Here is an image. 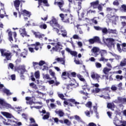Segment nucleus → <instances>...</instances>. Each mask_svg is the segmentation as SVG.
<instances>
[{"label":"nucleus","instance_id":"1","mask_svg":"<svg viewBox=\"0 0 126 126\" xmlns=\"http://www.w3.org/2000/svg\"><path fill=\"white\" fill-rule=\"evenodd\" d=\"M50 24L53 27V31H55L58 35H62L63 37L67 36V32L63 28V26H61L58 22L56 18L52 19L50 21Z\"/></svg>","mask_w":126,"mask_h":126},{"label":"nucleus","instance_id":"2","mask_svg":"<svg viewBox=\"0 0 126 126\" xmlns=\"http://www.w3.org/2000/svg\"><path fill=\"white\" fill-rule=\"evenodd\" d=\"M0 52L2 57H5L6 59L4 60V62L11 61V58H12V53L11 52L5 49H0Z\"/></svg>","mask_w":126,"mask_h":126},{"label":"nucleus","instance_id":"3","mask_svg":"<svg viewBox=\"0 0 126 126\" xmlns=\"http://www.w3.org/2000/svg\"><path fill=\"white\" fill-rule=\"evenodd\" d=\"M60 16L62 22H63L64 23H69V24H72V23H73V19L72 18V17H70L66 14L64 15L63 13L60 14Z\"/></svg>","mask_w":126,"mask_h":126},{"label":"nucleus","instance_id":"4","mask_svg":"<svg viewBox=\"0 0 126 126\" xmlns=\"http://www.w3.org/2000/svg\"><path fill=\"white\" fill-rule=\"evenodd\" d=\"M31 47H34V48L32 47H29V51L31 52V53H35V51H38L39 48L42 49V47L41 46V43L39 42H36L34 44H32L30 45Z\"/></svg>","mask_w":126,"mask_h":126},{"label":"nucleus","instance_id":"5","mask_svg":"<svg viewBox=\"0 0 126 126\" xmlns=\"http://www.w3.org/2000/svg\"><path fill=\"white\" fill-rule=\"evenodd\" d=\"M52 46H54L51 49V51L53 52H60V50H63V46L62 45V43L60 42H54L50 43Z\"/></svg>","mask_w":126,"mask_h":126},{"label":"nucleus","instance_id":"6","mask_svg":"<svg viewBox=\"0 0 126 126\" xmlns=\"http://www.w3.org/2000/svg\"><path fill=\"white\" fill-rule=\"evenodd\" d=\"M113 124L115 126H126V121L119 120L117 115L113 119Z\"/></svg>","mask_w":126,"mask_h":126},{"label":"nucleus","instance_id":"7","mask_svg":"<svg viewBox=\"0 0 126 126\" xmlns=\"http://www.w3.org/2000/svg\"><path fill=\"white\" fill-rule=\"evenodd\" d=\"M0 105L2 106V107H4L6 108V109H9V108H11V105L4 101V100L0 98Z\"/></svg>","mask_w":126,"mask_h":126},{"label":"nucleus","instance_id":"8","mask_svg":"<svg viewBox=\"0 0 126 126\" xmlns=\"http://www.w3.org/2000/svg\"><path fill=\"white\" fill-rule=\"evenodd\" d=\"M90 44H94V43H99L100 42V38L98 36H94L93 38L89 40Z\"/></svg>","mask_w":126,"mask_h":126},{"label":"nucleus","instance_id":"9","mask_svg":"<svg viewBox=\"0 0 126 126\" xmlns=\"http://www.w3.org/2000/svg\"><path fill=\"white\" fill-rule=\"evenodd\" d=\"M20 33L21 36L24 38V37H30V35L27 34V32H26V29L25 28L20 29Z\"/></svg>","mask_w":126,"mask_h":126},{"label":"nucleus","instance_id":"10","mask_svg":"<svg viewBox=\"0 0 126 126\" xmlns=\"http://www.w3.org/2000/svg\"><path fill=\"white\" fill-rule=\"evenodd\" d=\"M18 14H19V17H21V15H29L30 16V12L26 10V9L23 10L21 12L19 11H18Z\"/></svg>","mask_w":126,"mask_h":126},{"label":"nucleus","instance_id":"11","mask_svg":"<svg viewBox=\"0 0 126 126\" xmlns=\"http://www.w3.org/2000/svg\"><path fill=\"white\" fill-rule=\"evenodd\" d=\"M98 5H99V0H96L95 1H93L90 3V7H93L94 9H96Z\"/></svg>","mask_w":126,"mask_h":126},{"label":"nucleus","instance_id":"12","mask_svg":"<svg viewBox=\"0 0 126 126\" xmlns=\"http://www.w3.org/2000/svg\"><path fill=\"white\" fill-rule=\"evenodd\" d=\"M6 33H8V40L10 42H13V38H12V32L10 29H8L6 31Z\"/></svg>","mask_w":126,"mask_h":126},{"label":"nucleus","instance_id":"13","mask_svg":"<svg viewBox=\"0 0 126 126\" xmlns=\"http://www.w3.org/2000/svg\"><path fill=\"white\" fill-rule=\"evenodd\" d=\"M33 35H34L35 38H38V39H43V37L45 36V34H41L40 32H34Z\"/></svg>","mask_w":126,"mask_h":126},{"label":"nucleus","instance_id":"14","mask_svg":"<svg viewBox=\"0 0 126 126\" xmlns=\"http://www.w3.org/2000/svg\"><path fill=\"white\" fill-rule=\"evenodd\" d=\"M106 51L105 50H102L101 51H100V56H101V58L99 60V62H102V61H105V62H107L108 60H107L106 59H105V58H104V55H105V54H106Z\"/></svg>","mask_w":126,"mask_h":126},{"label":"nucleus","instance_id":"15","mask_svg":"<svg viewBox=\"0 0 126 126\" xmlns=\"http://www.w3.org/2000/svg\"><path fill=\"white\" fill-rule=\"evenodd\" d=\"M106 59L107 60V61H101V62H103L104 63H106L107 66H108V67H110V68H112V65L111 64V63H113V60L112 59Z\"/></svg>","mask_w":126,"mask_h":126},{"label":"nucleus","instance_id":"16","mask_svg":"<svg viewBox=\"0 0 126 126\" xmlns=\"http://www.w3.org/2000/svg\"><path fill=\"white\" fill-rule=\"evenodd\" d=\"M57 4L62 11H65L64 8H63V6L64 5V1L62 0L61 1L58 2Z\"/></svg>","mask_w":126,"mask_h":126},{"label":"nucleus","instance_id":"17","mask_svg":"<svg viewBox=\"0 0 126 126\" xmlns=\"http://www.w3.org/2000/svg\"><path fill=\"white\" fill-rule=\"evenodd\" d=\"M14 5L17 11H19V6L20 5V0H16L14 1Z\"/></svg>","mask_w":126,"mask_h":126},{"label":"nucleus","instance_id":"18","mask_svg":"<svg viewBox=\"0 0 126 126\" xmlns=\"http://www.w3.org/2000/svg\"><path fill=\"white\" fill-rule=\"evenodd\" d=\"M99 51H100V49L96 47H94L91 50L92 53H93L94 55H96V56H98L97 53H98Z\"/></svg>","mask_w":126,"mask_h":126},{"label":"nucleus","instance_id":"19","mask_svg":"<svg viewBox=\"0 0 126 126\" xmlns=\"http://www.w3.org/2000/svg\"><path fill=\"white\" fill-rule=\"evenodd\" d=\"M117 100L119 103H122V104L126 103V98L119 96L117 98Z\"/></svg>","mask_w":126,"mask_h":126},{"label":"nucleus","instance_id":"20","mask_svg":"<svg viewBox=\"0 0 126 126\" xmlns=\"http://www.w3.org/2000/svg\"><path fill=\"white\" fill-rule=\"evenodd\" d=\"M56 114L59 116L60 118H62V117H63L64 116V113L63 112V110H59L58 111H55Z\"/></svg>","mask_w":126,"mask_h":126},{"label":"nucleus","instance_id":"21","mask_svg":"<svg viewBox=\"0 0 126 126\" xmlns=\"http://www.w3.org/2000/svg\"><path fill=\"white\" fill-rule=\"evenodd\" d=\"M56 61H57V62H60L62 64H63L64 65L65 64V60H64V57L63 58H58L56 59Z\"/></svg>","mask_w":126,"mask_h":126},{"label":"nucleus","instance_id":"22","mask_svg":"<svg viewBox=\"0 0 126 126\" xmlns=\"http://www.w3.org/2000/svg\"><path fill=\"white\" fill-rule=\"evenodd\" d=\"M38 26L40 29H44V30L47 29V24L44 23L43 22H40Z\"/></svg>","mask_w":126,"mask_h":126},{"label":"nucleus","instance_id":"23","mask_svg":"<svg viewBox=\"0 0 126 126\" xmlns=\"http://www.w3.org/2000/svg\"><path fill=\"white\" fill-rule=\"evenodd\" d=\"M79 92L80 94H83V95H85V96H86V97L85 96L83 97V99H84V100H87V98H89V96H88V95H89V94L87 93H85L83 91H80Z\"/></svg>","mask_w":126,"mask_h":126},{"label":"nucleus","instance_id":"24","mask_svg":"<svg viewBox=\"0 0 126 126\" xmlns=\"http://www.w3.org/2000/svg\"><path fill=\"white\" fill-rule=\"evenodd\" d=\"M106 41H107V42H109V43H110L111 46H113V47H115V39H114V38H107L106 39Z\"/></svg>","mask_w":126,"mask_h":126},{"label":"nucleus","instance_id":"25","mask_svg":"<svg viewBox=\"0 0 126 126\" xmlns=\"http://www.w3.org/2000/svg\"><path fill=\"white\" fill-rule=\"evenodd\" d=\"M107 108L108 109H110L112 111H114V109H115V104L112 103H108L107 105Z\"/></svg>","mask_w":126,"mask_h":126},{"label":"nucleus","instance_id":"26","mask_svg":"<svg viewBox=\"0 0 126 126\" xmlns=\"http://www.w3.org/2000/svg\"><path fill=\"white\" fill-rule=\"evenodd\" d=\"M49 74L51 76H52L53 78H54L55 81H57V77L56 76V73H55V72L53 71V70H49Z\"/></svg>","mask_w":126,"mask_h":126},{"label":"nucleus","instance_id":"27","mask_svg":"<svg viewBox=\"0 0 126 126\" xmlns=\"http://www.w3.org/2000/svg\"><path fill=\"white\" fill-rule=\"evenodd\" d=\"M1 114H2V115L4 117H6V118H8L9 119H11V114H10L8 112H1Z\"/></svg>","mask_w":126,"mask_h":126},{"label":"nucleus","instance_id":"28","mask_svg":"<svg viewBox=\"0 0 126 126\" xmlns=\"http://www.w3.org/2000/svg\"><path fill=\"white\" fill-rule=\"evenodd\" d=\"M3 92L5 94H6L7 96H10V95H12V93H11L10 91L7 89H4L3 90Z\"/></svg>","mask_w":126,"mask_h":126},{"label":"nucleus","instance_id":"29","mask_svg":"<svg viewBox=\"0 0 126 126\" xmlns=\"http://www.w3.org/2000/svg\"><path fill=\"white\" fill-rule=\"evenodd\" d=\"M96 10H89L87 12V15H93V14H95Z\"/></svg>","mask_w":126,"mask_h":126},{"label":"nucleus","instance_id":"30","mask_svg":"<svg viewBox=\"0 0 126 126\" xmlns=\"http://www.w3.org/2000/svg\"><path fill=\"white\" fill-rule=\"evenodd\" d=\"M68 102H70V103H72V104H75V105H79V102L77 101H75V100L73 98H70L67 99Z\"/></svg>","mask_w":126,"mask_h":126},{"label":"nucleus","instance_id":"31","mask_svg":"<svg viewBox=\"0 0 126 126\" xmlns=\"http://www.w3.org/2000/svg\"><path fill=\"white\" fill-rule=\"evenodd\" d=\"M43 79L52 80V78L50 77V75H49V74L43 75Z\"/></svg>","mask_w":126,"mask_h":126},{"label":"nucleus","instance_id":"32","mask_svg":"<svg viewBox=\"0 0 126 126\" xmlns=\"http://www.w3.org/2000/svg\"><path fill=\"white\" fill-rule=\"evenodd\" d=\"M108 34H117V30L108 29Z\"/></svg>","mask_w":126,"mask_h":126},{"label":"nucleus","instance_id":"33","mask_svg":"<svg viewBox=\"0 0 126 126\" xmlns=\"http://www.w3.org/2000/svg\"><path fill=\"white\" fill-rule=\"evenodd\" d=\"M110 70H111V69L108 68L107 67H104L103 70V72L104 74H107Z\"/></svg>","mask_w":126,"mask_h":126},{"label":"nucleus","instance_id":"34","mask_svg":"<svg viewBox=\"0 0 126 126\" xmlns=\"http://www.w3.org/2000/svg\"><path fill=\"white\" fill-rule=\"evenodd\" d=\"M102 33L103 34H108V30L106 29V28H101V30Z\"/></svg>","mask_w":126,"mask_h":126},{"label":"nucleus","instance_id":"35","mask_svg":"<svg viewBox=\"0 0 126 126\" xmlns=\"http://www.w3.org/2000/svg\"><path fill=\"white\" fill-rule=\"evenodd\" d=\"M77 76L78 77V78H79V79L81 81H83V82H84V81H85V79L83 78L82 77V76L81 75H80V74H78L77 75Z\"/></svg>","mask_w":126,"mask_h":126},{"label":"nucleus","instance_id":"36","mask_svg":"<svg viewBox=\"0 0 126 126\" xmlns=\"http://www.w3.org/2000/svg\"><path fill=\"white\" fill-rule=\"evenodd\" d=\"M77 0H68L69 2V4H76V2Z\"/></svg>","mask_w":126,"mask_h":126},{"label":"nucleus","instance_id":"37","mask_svg":"<svg viewBox=\"0 0 126 126\" xmlns=\"http://www.w3.org/2000/svg\"><path fill=\"white\" fill-rule=\"evenodd\" d=\"M50 117V113L47 112L46 115H44L42 119L43 120H48V119Z\"/></svg>","mask_w":126,"mask_h":126},{"label":"nucleus","instance_id":"38","mask_svg":"<svg viewBox=\"0 0 126 126\" xmlns=\"http://www.w3.org/2000/svg\"><path fill=\"white\" fill-rule=\"evenodd\" d=\"M86 107L91 109L92 108V102L91 101H88L86 104Z\"/></svg>","mask_w":126,"mask_h":126},{"label":"nucleus","instance_id":"39","mask_svg":"<svg viewBox=\"0 0 126 126\" xmlns=\"http://www.w3.org/2000/svg\"><path fill=\"white\" fill-rule=\"evenodd\" d=\"M74 117L76 121H78L80 123H82V119L79 116L75 115Z\"/></svg>","mask_w":126,"mask_h":126},{"label":"nucleus","instance_id":"40","mask_svg":"<svg viewBox=\"0 0 126 126\" xmlns=\"http://www.w3.org/2000/svg\"><path fill=\"white\" fill-rule=\"evenodd\" d=\"M70 54L71 56H73V57H77V52L75 51H72Z\"/></svg>","mask_w":126,"mask_h":126},{"label":"nucleus","instance_id":"41","mask_svg":"<svg viewBox=\"0 0 126 126\" xmlns=\"http://www.w3.org/2000/svg\"><path fill=\"white\" fill-rule=\"evenodd\" d=\"M121 44H120V43H117V48L118 51L119 52V53H122V48H121Z\"/></svg>","mask_w":126,"mask_h":126},{"label":"nucleus","instance_id":"42","mask_svg":"<svg viewBox=\"0 0 126 126\" xmlns=\"http://www.w3.org/2000/svg\"><path fill=\"white\" fill-rule=\"evenodd\" d=\"M112 10H115V11H117L118 9H115V8H112L111 7H107L106 8V11L107 12H111V11Z\"/></svg>","mask_w":126,"mask_h":126},{"label":"nucleus","instance_id":"43","mask_svg":"<svg viewBox=\"0 0 126 126\" xmlns=\"http://www.w3.org/2000/svg\"><path fill=\"white\" fill-rule=\"evenodd\" d=\"M121 10L122 11H123V12H126V4H123L121 6Z\"/></svg>","mask_w":126,"mask_h":126},{"label":"nucleus","instance_id":"44","mask_svg":"<svg viewBox=\"0 0 126 126\" xmlns=\"http://www.w3.org/2000/svg\"><path fill=\"white\" fill-rule=\"evenodd\" d=\"M95 67L96 68H101L102 67V64L98 62L95 63Z\"/></svg>","mask_w":126,"mask_h":126},{"label":"nucleus","instance_id":"45","mask_svg":"<svg viewBox=\"0 0 126 126\" xmlns=\"http://www.w3.org/2000/svg\"><path fill=\"white\" fill-rule=\"evenodd\" d=\"M22 118H23V119L26 120V121H27L28 120V115H27L25 113H23L22 114Z\"/></svg>","mask_w":126,"mask_h":126},{"label":"nucleus","instance_id":"46","mask_svg":"<svg viewBox=\"0 0 126 126\" xmlns=\"http://www.w3.org/2000/svg\"><path fill=\"white\" fill-rule=\"evenodd\" d=\"M97 8L99 11H103V6H102V5L98 4Z\"/></svg>","mask_w":126,"mask_h":126},{"label":"nucleus","instance_id":"47","mask_svg":"<svg viewBox=\"0 0 126 126\" xmlns=\"http://www.w3.org/2000/svg\"><path fill=\"white\" fill-rule=\"evenodd\" d=\"M30 86L34 88V89H37V85H36L34 83H31L30 84Z\"/></svg>","mask_w":126,"mask_h":126},{"label":"nucleus","instance_id":"48","mask_svg":"<svg viewBox=\"0 0 126 126\" xmlns=\"http://www.w3.org/2000/svg\"><path fill=\"white\" fill-rule=\"evenodd\" d=\"M26 56H27V53L26 52H22L20 54V57H23V58H26Z\"/></svg>","mask_w":126,"mask_h":126},{"label":"nucleus","instance_id":"49","mask_svg":"<svg viewBox=\"0 0 126 126\" xmlns=\"http://www.w3.org/2000/svg\"><path fill=\"white\" fill-rule=\"evenodd\" d=\"M58 97H59V98H61V99H62V100H65V98H64V95L63 94H58Z\"/></svg>","mask_w":126,"mask_h":126},{"label":"nucleus","instance_id":"50","mask_svg":"<svg viewBox=\"0 0 126 126\" xmlns=\"http://www.w3.org/2000/svg\"><path fill=\"white\" fill-rule=\"evenodd\" d=\"M126 62L125 61V60L123 62L121 61L120 62V66H126Z\"/></svg>","mask_w":126,"mask_h":126},{"label":"nucleus","instance_id":"51","mask_svg":"<svg viewBox=\"0 0 126 126\" xmlns=\"http://www.w3.org/2000/svg\"><path fill=\"white\" fill-rule=\"evenodd\" d=\"M63 103L65 105H69V106H70V107H73V105H72V103L70 102H68L66 101H64Z\"/></svg>","mask_w":126,"mask_h":126},{"label":"nucleus","instance_id":"52","mask_svg":"<svg viewBox=\"0 0 126 126\" xmlns=\"http://www.w3.org/2000/svg\"><path fill=\"white\" fill-rule=\"evenodd\" d=\"M34 76L35 78H39L40 77V73H39V71H36L34 73Z\"/></svg>","mask_w":126,"mask_h":126},{"label":"nucleus","instance_id":"53","mask_svg":"<svg viewBox=\"0 0 126 126\" xmlns=\"http://www.w3.org/2000/svg\"><path fill=\"white\" fill-rule=\"evenodd\" d=\"M0 5L1 6V10H3L4 12V14H6V13L5 12V10H4V4H2V3H0Z\"/></svg>","mask_w":126,"mask_h":126},{"label":"nucleus","instance_id":"54","mask_svg":"<svg viewBox=\"0 0 126 126\" xmlns=\"http://www.w3.org/2000/svg\"><path fill=\"white\" fill-rule=\"evenodd\" d=\"M94 28L95 30H97V31H101V30H102V28L99 26H94Z\"/></svg>","mask_w":126,"mask_h":126},{"label":"nucleus","instance_id":"55","mask_svg":"<svg viewBox=\"0 0 126 126\" xmlns=\"http://www.w3.org/2000/svg\"><path fill=\"white\" fill-rule=\"evenodd\" d=\"M30 124H35L36 123V121H35V119L33 118H31L30 119Z\"/></svg>","mask_w":126,"mask_h":126},{"label":"nucleus","instance_id":"56","mask_svg":"<svg viewBox=\"0 0 126 126\" xmlns=\"http://www.w3.org/2000/svg\"><path fill=\"white\" fill-rule=\"evenodd\" d=\"M113 5H120V3L119 2V1L118 0H115L113 2Z\"/></svg>","mask_w":126,"mask_h":126},{"label":"nucleus","instance_id":"57","mask_svg":"<svg viewBox=\"0 0 126 126\" xmlns=\"http://www.w3.org/2000/svg\"><path fill=\"white\" fill-rule=\"evenodd\" d=\"M38 64H39V66H42V65H43V64H45V61H40L39 62Z\"/></svg>","mask_w":126,"mask_h":126},{"label":"nucleus","instance_id":"58","mask_svg":"<svg viewBox=\"0 0 126 126\" xmlns=\"http://www.w3.org/2000/svg\"><path fill=\"white\" fill-rule=\"evenodd\" d=\"M116 79H120V80H123V76H120V75H117L116 76Z\"/></svg>","mask_w":126,"mask_h":126},{"label":"nucleus","instance_id":"59","mask_svg":"<svg viewBox=\"0 0 126 126\" xmlns=\"http://www.w3.org/2000/svg\"><path fill=\"white\" fill-rule=\"evenodd\" d=\"M107 115L109 117V118L110 119H112V115L113 113L112 112H110V111H108L107 112Z\"/></svg>","mask_w":126,"mask_h":126},{"label":"nucleus","instance_id":"60","mask_svg":"<svg viewBox=\"0 0 126 126\" xmlns=\"http://www.w3.org/2000/svg\"><path fill=\"white\" fill-rule=\"evenodd\" d=\"M76 27L77 28V29H80V30L79 31V34H83V32H82L80 29V28H79V25H77L76 26Z\"/></svg>","mask_w":126,"mask_h":126},{"label":"nucleus","instance_id":"61","mask_svg":"<svg viewBox=\"0 0 126 126\" xmlns=\"http://www.w3.org/2000/svg\"><path fill=\"white\" fill-rule=\"evenodd\" d=\"M8 67H10L11 69H13L14 68V65L12 63H10L8 65Z\"/></svg>","mask_w":126,"mask_h":126},{"label":"nucleus","instance_id":"62","mask_svg":"<svg viewBox=\"0 0 126 126\" xmlns=\"http://www.w3.org/2000/svg\"><path fill=\"white\" fill-rule=\"evenodd\" d=\"M74 62L76 63V64H81V63H80V61H79V60L75 59L74 60Z\"/></svg>","mask_w":126,"mask_h":126},{"label":"nucleus","instance_id":"63","mask_svg":"<svg viewBox=\"0 0 126 126\" xmlns=\"http://www.w3.org/2000/svg\"><path fill=\"white\" fill-rule=\"evenodd\" d=\"M73 39H75L78 40L79 39V36L77 34H74L73 35Z\"/></svg>","mask_w":126,"mask_h":126},{"label":"nucleus","instance_id":"64","mask_svg":"<svg viewBox=\"0 0 126 126\" xmlns=\"http://www.w3.org/2000/svg\"><path fill=\"white\" fill-rule=\"evenodd\" d=\"M78 10H80V9H81V2H78Z\"/></svg>","mask_w":126,"mask_h":126}]
</instances>
